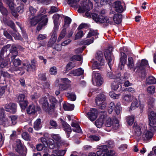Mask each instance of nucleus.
I'll list each match as a JSON object with an SVG mask.
<instances>
[{"label": "nucleus", "instance_id": "1", "mask_svg": "<svg viewBox=\"0 0 156 156\" xmlns=\"http://www.w3.org/2000/svg\"><path fill=\"white\" fill-rule=\"evenodd\" d=\"M85 15L88 17H91L92 16L93 19L97 23H109L111 25L113 24V23L112 21H110L108 17H104L101 15H98L94 13L92 14L91 15L88 11L85 13Z\"/></svg>", "mask_w": 156, "mask_h": 156}, {"label": "nucleus", "instance_id": "2", "mask_svg": "<svg viewBox=\"0 0 156 156\" xmlns=\"http://www.w3.org/2000/svg\"><path fill=\"white\" fill-rule=\"evenodd\" d=\"M39 103L42 105V108L44 110L50 114H51L54 112L55 105L52 103L49 106V104L48 101L47 97H42L39 101Z\"/></svg>", "mask_w": 156, "mask_h": 156}, {"label": "nucleus", "instance_id": "3", "mask_svg": "<svg viewBox=\"0 0 156 156\" xmlns=\"http://www.w3.org/2000/svg\"><path fill=\"white\" fill-rule=\"evenodd\" d=\"M30 23L32 26H34L37 23L42 20V26L45 25L48 22V18L47 17L46 15H44L43 16L40 17L39 16H37L30 17Z\"/></svg>", "mask_w": 156, "mask_h": 156}, {"label": "nucleus", "instance_id": "4", "mask_svg": "<svg viewBox=\"0 0 156 156\" xmlns=\"http://www.w3.org/2000/svg\"><path fill=\"white\" fill-rule=\"evenodd\" d=\"M92 82L93 85L100 86L103 83V79L101 74L96 71H93L92 74Z\"/></svg>", "mask_w": 156, "mask_h": 156}, {"label": "nucleus", "instance_id": "5", "mask_svg": "<svg viewBox=\"0 0 156 156\" xmlns=\"http://www.w3.org/2000/svg\"><path fill=\"white\" fill-rule=\"evenodd\" d=\"M103 54L101 51H98L96 55V59L99 62V63L97 61H95L93 64V66H95L97 69L100 68V66H103L105 62L103 58Z\"/></svg>", "mask_w": 156, "mask_h": 156}, {"label": "nucleus", "instance_id": "6", "mask_svg": "<svg viewBox=\"0 0 156 156\" xmlns=\"http://www.w3.org/2000/svg\"><path fill=\"white\" fill-rule=\"evenodd\" d=\"M16 151L18 152L20 156H25L27 150L25 147H24L21 144L20 140H18L16 142Z\"/></svg>", "mask_w": 156, "mask_h": 156}, {"label": "nucleus", "instance_id": "7", "mask_svg": "<svg viewBox=\"0 0 156 156\" xmlns=\"http://www.w3.org/2000/svg\"><path fill=\"white\" fill-rule=\"evenodd\" d=\"M25 97V95L23 94H20L17 97V101L19 103L21 108L23 109H25L28 104Z\"/></svg>", "mask_w": 156, "mask_h": 156}, {"label": "nucleus", "instance_id": "8", "mask_svg": "<svg viewBox=\"0 0 156 156\" xmlns=\"http://www.w3.org/2000/svg\"><path fill=\"white\" fill-rule=\"evenodd\" d=\"M105 99V95L103 93L98 95L95 100L97 105L98 106L101 105V108L102 109H104L106 107V105L104 104Z\"/></svg>", "mask_w": 156, "mask_h": 156}, {"label": "nucleus", "instance_id": "9", "mask_svg": "<svg viewBox=\"0 0 156 156\" xmlns=\"http://www.w3.org/2000/svg\"><path fill=\"white\" fill-rule=\"evenodd\" d=\"M4 111L3 108L0 109V125L7 126L9 125L10 121H9V119L5 118Z\"/></svg>", "mask_w": 156, "mask_h": 156}, {"label": "nucleus", "instance_id": "10", "mask_svg": "<svg viewBox=\"0 0 156 156\" xmlns=\"http://www.w3.org/2000/svg\"><path fill=\"white\" fill-rule=\"evenodd\" d=\"M59 86V89L62 90H65L69 87L71 81L67 78H61Z\"/></svg>", "mask_w": 156, "mask_h": 156}, {"label": "nucleus", "instance_id": "11", "mask_svg": "<svg viewBox=\"0 0 156 156\" xmlns=\"http://www.w3.org/2000/svg\"><path fill=\"white\" fill-rule=\"evenodd\" d=\"M149 126L153 128L156 127V113L151 112L148 115Z\"/></svg>", "mask_w": 156, "mask_h": 156}, {"label": "nucleus", "instance_id": "12", "mask_svg": "<svg viewBox=\"0 0 156 156\" xmlns=\"http://www.w3.org/2000/svg\"><path fill=\"white\" fill-rule=\"evenodd\" d=\"M17 105L13 103L6 104L5 106V108L7 112L15 113L17 111Z\"/></svg>", "mask_w": 156, "mask_h": 156}, {"label": "nucleus", "instance_id": "13", "mask_svg": "<svg viewBox=\"0 0 156 156\" xmlns=\"http://www.w3.org/2000/svg\"><path fill=\"white\" fill-rule=\"evenodd\" d=\"M104 55L108 65L110 69L113 63V61L112 58V53L110 50L107 49L104 52Z\"/></svg>", "mask_w": 156, "mask_h": 156}, {"label": "nucleus", "instance_id": "14", "mask_svg": "<svg viewBox=\"0 0 156 156\" xmlns=\"http://www.w3.org/2000/svg\"><path fill=\"white\" fill-rule=\"evenodd\" d=\"M98 112L95 108H91L90 112L87 113L89 119L91 121L95 120L97 117Z\"/></svg>", "mask_w": 156, "mask_h": 156}, {"label": "nucleus", "instance_id": "15", "mask_svg": "<svg viewBox=\"0 0 156 156\" xmlns=\"http://www.w3.org/2000/svg\"><path fill=\"white\" fill-rule=\"evenodd\" d=\"M148 64V61L145 59H143L141 62L139 61L136 64V67L133 69V71H135L136 68H138L140 70L144 69L146 66Z\"/></svg>", "mask_w": 156, "mask_h": 156}, {"label": "nucleus", "instance_id": "16", "mask_svg": "<svg viewBox=\"0 0 156 156\" xmlns=\"http://www.w3.org/2000/svg\"><path fill=\"white\" fill-rule=\"evenodd\" d=\"M23 66H24V67H25L27 68L26 69L27 71L29 72L32 69H34L36 68L37 66V61L33 59L31 61L30 65L29 64V62H28L27 64L26 63H23Z\"/></svg>", "mask_w": 156, "mask_h": 156}, {"label": "nucleus", "instance_id": "17", "mask_svg": "<svg viewBox=\"0 0 156 156\" xmlns=\"http://www.w3.org/2000/svg\"><path fill=\"white\" fill-rule=\"evenodd\" d=\"M134 97L131 94H126L122 96V102L124 104H126L131 102L133 99Z\"/></svg>", "mask_w": 156, "mask_h": 156}, {"label": "nucleus", "instance_id": "18", "mask_svg": "<svg viewBox=\"0 0 156 156\" xmlns=\"http://www.w3.org/2000/svg\"><path fill=\"white\" fill-rule=\"evenodd\" d=\"M107 151V146L103 145L100 147L99 150L97 152V156H104L106 154Z\"/></svg>", "mask_w": 156, "mask_h": 156}, {"label": "nucleus", "instance_id": "19", "mask_svg": "<svg viewBox=\"0 0 156 156\" xmlns=\"http://www.w3.org/2000/svg\"><path fill=\"white\" fill-rule=\"evenodd\" d=\"M153 136V133L151 131L145 130L143 133L142 138L144 140H147L151 138Z\"/></svg>", "mask_w": 156, "mask_h": 156}, {"label": "nucleus", "instance_id": "20", "mask_svg": "<svg viewBox=\"0 0 156 156\" xmlns=\"http://www.w3.org/2000/svg\"><path fill=\"white\" fill-rule=\"evenodd\" d=\"M62 125L64 127V130L67 134V137H69L70 134L72 132L71 128L70 125L65 122H62Z\"/></svg>", "mask_w": 156, "mask_h": 156}, {"label": "nucleus", "instance_id": "21", "mask_svg": "<svg viewBox=\"0 0 156 156\" xmlns=\"http://www.w3.org/2000/svg\"><path fill=\"white\" fill-rule=\"evenodd\" d=\"M18 52L16 51V48L15 46L12 45L10 50V53L9 56H10L11 59H13L18 55Z\"/></svg>", "mask_w": 156, "mask_h": 156}, {"label": "nucleus", "instance_id": "22", "mask_svg": "<svg viewBox=\"0 0 156 156\" xmlns=\"http://www.w3.org/2000/svg\"><path fill=\"white\" fill-rule=\"evenodd\" d=\"M115 10L119 12H121L124 10L121 2L119 1H117L115 2Z\"/></svg>", "mask_w": 156, "mask_h": 156}, {"label": "nucleus", "instance_id": "23", "mask_svg": "<svg viewBox=\"0 0 156 156\" xmlns=\"http://www.w3.org/2000/svg\"><path fill=\"white\" fill-rule=\"evenodd\" d=\"M113 19L115 23L117 24H120L122 20V15L120 13L114 14Z\"/></svg>", "mask_w": 156, "mask_h": 156}, {"label": "nucleus", "instance_id": "24", "mask_svg": "<svg viewBox=\"0 0 156 156\" xmlns=\"http://www.w3.org/2000/svg\"><path fill=\"white\" fill-rule=\"evenodd\" d=\"M71 126L73 127V131L80 133L81 132V129L78 123L75 121H73L72 122Z\"/></svg>", "mask_w": 156, "mask_h": 156}, {"label": "nucleus", "instance_id": "25", "mask_svg": "<svg viewBox=\"0 0 156 156\" xmlns=\"http://www.w3.org/2000/svg\"><path fill=\"white\" fill-rule=\"evenodd\" d=\"M133 129L134 131L135 134L137 136H140L141 134V131L140 126L135 122L133 126Z\"/></svg>", "mask_w": 156, "mask_h": 156}, {"label": "nucleus", "instance_id": "26", "mask_svg": "<svg viewBox=\"0 0 156 156\" xmlns=\"http://www.w3.org/2000/svg\"><path fill=\"white\" fill-rule=\"evenodd\" d=\"M84 71L81 68H80L70 72V74H73L74 76H79L83 74Z\"/></svg>", "mask_w": 156, "mask_h": 156}, {"label": "nucleus", "instance_id": "27", "mask_svg": "<svg viewBox=\"0 0 156 156\" xmlns=\"http://www.w3.org/2000/svg\"><path fill=\"white\" fill-rule=\"evenodd\" d=\"M42 125L41 123V120L40 119H37L34 122V128L37 130H38L41 128Z\"/></svg>", "mask_w": 156, "mask_h": 156}, {"label": "nucleus", "instance_id": "28", "mask_svg": "<svg viewBox=\"0 0 156 156\" xmlns=\"http://www.w3.org/2000/svg\"><path fill=\"white\" fill-rule=\"evenodd\" d=\"M63 107L65 110L72 111L74 109V105L73 104L64 103L63 104Z\"/></svg>", "mask_w": 156, "mask_h": 156}, {"label": "nucleus", "instance_id": "29", "mask_svg": "<svg viewBox=\"0 0 156 156\" xmlns=\"http://www.w3.org/2000/svg\"><path fill=\"white\" fill-rule=\"evenodd\" d=\"M134 64V61L133 58L130 56L128 58V63L127 64L128 68L129 69H131L133 68Z\"/></svg>", "mask_w": 156, "mask_h": 156}, {"label": "nucleus", "instance_id": "30", "mask_svg": "<svg viewBox=\"0 0 156 156\" xmlns=\"http://www.w3.org/2000/svg\"><path fill=\"white\" fill-rule=\"evenodd\" d=\"M2 62L0 64V67L2 68L6 67L8 64V62L9 61V58L8 57L4 58L1 60Z\"/></svg>", "mask_w": 156, "mask_h": 156}, {"label": "nucleus", "instance_id": "31", "mask_svg": "<svg viewBox=\"0 0 156 156\" xmlns=\"http://www.w3.org/2000/svg\"><path fill=\"white\" fill-rule=\"evenodd\" d=\"M3 1L11 10H13L15 8L13 0H3Z\"/></svg>", "mask_w": 156, "mask_h": 156}, {"label": "nucleus", "instance_id": "32", "mask_svg": "<svg viewBox=\"0 0 156 156\" xmlns=\"http://www.w3.org/2000/svg\"><path fill=\"white\" fill-rule=\"evenodd\" d=\"M27 112L28 114H33L35 112L36 110L34 105L33 104L30 105L27 109Z\"/></svg>", "mask_w": 156, "mask_h": 156}, {"label": "nucleus", "instance_id": "33", "mask_svg": "<svg viewBox=\"0 0 156 156\" xmlns=\"http://www.w3.org/2000/svg\"><path fill=\"white\" fill-rule=\"evenodd\" d=\"M146 83L148 84H154L156 83V79L153 76H150L146 79Z\"/></svg>", "mask_w": 156, "mask_h": 156}, {"label": "nucleus", "instance_id": "34", "mask_svg": "<svg viewBox=\"0 0 156 156\" xmlns=\"http://www.w3.org/2000/svg\"><path fill=\"white\" fill-rule=\"evenodd\" d=\"M66 33V29L65 28H63L62 30L61 31L59 36L58 39V42H60L61 40L65 37Z\"/></svg>", "mask_w": 156, "mask_h": 156}, {"label": "nucleus", "instance_id": "35", "mask_svg": "<svg viewBox=\"0 0 156 156\" xmlns=\"http://www.w3.org/2000/svg\"><path fill=\"white\" fill-rule=\"evenodd\" d=\"M113 122L114 120H112L110 117H107L105 122V125L107 127H110Z\"/></svg>", "mask_w": 156, "mask_h": 156}, {"label": "nucleus", "instance_id": "36", "mask_svg": "<svg viewBox=\"0 0 156 156\" xmlns=\"http://www.w3.org/2000/svg\"><path fill=\"white\" fill-rule=\"evenodd\" d=\"M121 104L119 102L117 103L115 107L114 110L117 115L119 114L122 110V108L120 107Z\"/></svg>", "mask_w": 156, "mask_h": 156}, {"label": "nucleus", "instance_id": "37", "mask_svg": "<svg viewBox=\"0 0 156 156\" xmlns=\"http://www.w3.org/2000/svg\"><path fill=\"white\" fill-rule=\"evenodd\" d=\"M112 128L116 130L119 127V121L116 118H115L114 119V122L112 124Z\"/></svg>", "mask_w": 156, "mask_h": 156}, {"label": "nucleus", "instance_id": "38", "mask_svg": "<svg viewBox=\"0 0 156 156\" xmlns=\"http://www.w3.org/2000/svg\"><path fill=\"white\" fill-rule=\"evenodd\" d=\"M134 116L133 115L128 116L126 118V121L127 123L129 125H132L134 121Z\"/></svg>", "mask_w": 156, "mask_h": 156}, {"label": "nucleus", "instance_id": "39", "mask_svg": "<svg viewBox=\"0 0 156 156\" xmlns=\"http://www.w3.org/2000/svg\"><path fill=\"white\" fill-rule=\"evenodd\" d=\"M66 96L69 99L72 101L75 100L76 98L75 95L73 93H67L66 94Z\"/></svg>", "mask_w": 156, "mask_h": 156}, {"label": "nucleus", "instance_id": "40", "mask_svg": "<svg viewBox=\"0 0 156 156\" xmlns=\"http://www.w3.org/2000/svg\"><path fill=\"white\" fill-rule=\"evenodd\" d=\"M52 152L58 156H63L66 153V151L64 150H57L54 151Z\"/></svg>", "mask_w": 156, "mask_h": 156}, {"label": "nucleus", "instance_id": "41", "mask_svg": "<svg viewBox=\"0 0 156 156\" xmlns=\"http://www.w3.org/2000/svg\"><path fill=\"white\" fill-rule=\"evenodd\" d=\"M122 57L120 58V62L121 64L125 65L126 61L127 56L124 53H121Z\"/></svg>", "mask_w": 156, "mask_h": 156}, {"label": "nucleus", "instance_id": "42", "mask_svg": "<svg viewBox=\"0 0 156 156\" xmlns=\"http://www.w3.org/2000/svg\"><path fill=\"white\" fill-rule=\"evenodd\" d=\"M56 39V38L51 37L48 42V46L49 47H53L54 46V44L55 42Z\"/></svg>", "mask_w": 156, "mask_h": 156}, {"label": "nucleus", "instance_id": "43", "mask_svg": "<svg viewBox=\"0 0 156 156\" xmlns=\"http://www.w3.org/2000/svg\"><path fill=\"white\" fill-rule=\"evenodd\" d=\"M121 74L120 73L118 74L117 76L113 75V73L111 72L107 73V76L111 79H118L120 78Z\"/></svg>", "mask_w": 156, "mask_h": 156}, {"label": "nucleus", "instance_id": "44", "mask_svg": "<svg viewBox=\"0 0 156 156\" xmlns=\"http://www.w3.org/2000/svg\"><path fill=\"white\" fill-rule=\"evenodd\" d=\"M47 147H49L50 149H53L54 147V141L52 139H49L47 141Z\"/></svg>", "mask_w": 156, "mask_h": 156}, {"label": "nucleus", "instance_id": "45", "mask_svg": "<svg viewBox=\"0 0 156 156\" xmlns=\"http://www.w3.org/2000/svg\"><path fill=\"white\" fill-rule=\"evenodd\" d=\"M9 121H11L13 125H15L16 123V120L17 117L16 115H12L9 117Z\"/></svg>", "mask_w": 156, "mask_h": 156}, {"label": "nucleus", "instance_id": "46", "mask_svg": "<svg viewBox=\"0 0 156 156\" xmlns=\"http://www.w3.org/2000/svg\"><path fill=\"white\" fill-rule=\"evenodd\" d=\"M139 105V103H138L137 100H136L133 101L131 104V109L134 110L136 108L138 107Z\"/></svg>", "mask_w": 156, "mask_h": 156}, {"label": "nucleus", "instance_id": "47", "mask_svg": "<svg viewBox=\"0 0 156 156\" xmlns=\"http://www.w3.org/2000/svg\"><path fill=\"white\" fill-rule=\"evenodd\" d=\"M71 19L69 17L66 16L64 19V27H68L71 22Z\"/></svg>", "mask_w": 156, "mask_h": 156}, {"label": "nucleus", "instance_id": "48", "mask_svg": "<svg viewBox=\"0 0 156 156\" xmlns=\"http://www.w3.org/2000/svg\"><path fill=\"white\" fill-rule=\"evenodd\" d=\"M103 123V119L101 118H99L95 122V125L98 128L101 127Z\"/></svg>", "mask_w": 156, "mask_h": 156}, {"label": "nucleus", "instance_id": "49", "mask_svg": "<svg viewBox=\"0 0 156 156\" xmlns=\"http://www.w3.org/2000/svg\"><path fill=\"white\" fill-rule=\"evenodd\" d=\"M147 91L149 94H154L155 91V87L153 85L149 86L147 88Z\"/></svg>", "mask_w": 156, "mask_h": 156}, {"label": "nucleus", "instance_id": "50", "mask_svg": "<svg viewBox=\"0 0 156 156\" xmlns=\"http://www.w3.org/2000/svg\"><path fill=\"white\" fill-rule=\"evenodd\" d=\"M115 104L113 102H111L108 106V112L110 114L112 113L113 111L114 108H115Z\"/></svg>", "mask_w": 156, "mask_h": 156}, {"label": "nucleus", "instance_id": "51", "mask_svg": "<svg viewBox=\"0 0 156 156\" xmlns=\"http://www.w3.org/2000/svg\"><path fill=\"white\" fill-rule=\"evenodd\" d=\"M98 33L96 31H90L88 34L87 37H90L92 36H95V38H96L98 37L97 36Z\"/></svg>", "mask_w": 156, "mask_h": 156}, {"label": "nucleus", "instance_id": "52", "mask_svg": "<svg viewBox=\"0 0 156 156\" xmlns=\"http://www.w3.org/2000/svg\"><path fill=\"white\" fill-rule=\"evenodd\" d=\"M100 136H98L95 135H90L89 136V138L90 140L96 141H99L100 140Z\"/></svg>", "mask_w": 156, "mask_h": 156}, {"label": "nucleus", "instance_id": "53", "mask_svg": "<svg viewBox=\"0 0 156 156\" xmlns=\"http://www.w3.org/2000/svg\"><path fill=\"white\" fill-rule=\"evenodd\" d=\"M94 38L92 37L90 39H88L86 40L83 41L82 43L85 45H89L93 42Z\"/></svg>", "mask_w": 156, "mask_h": 156}, {"label": "nucleus", "instance_id": "54", "mask_svg": "<svg viewBox=\"0 0 156 156\" xmlns=\"http://www.w3.org/2000/svg\"><path fill=\"white\" fill-rule=\"evenodd\" d=\"M81 59V56L78 55H74L70 58L71 60H77L78 61H80Z\"/></svg>", "mask_w": 156, "mask_h": 156}, {"label": "nucleus", "instance_id": "55", "mask_svg": "<svg viewBox=\"0 0 156 156\" xmlns=\"http://www.w3.org/2000/svg\"><path fill=\"white\" fill-rule=\"evenodd\" d=\"M49 72L51 75H55L56 74L57 70L56 67L53 66L51 67L50 69Z\"/></svg>", "mask_w": 156, "mask_h": 156}, {"label": "nucleus", "instance_id": "56", "mask_svg": "<svg viewBox=\"0 0 156 156\" xmlns=\"http://www.w3.org/2000/svg\"><path fill=\"white\" fill-rule=\"evenodd\" d=\"M22 136L23 138L25 140H30L28 134L26 132L23 133L22 134Z\"/></svg>", "mask_w": 156, "mask_h": 156}, {"label": "nucleus", "instance_id": "57", "mask_svg": "<svg viewBox=\"0 0 156 156\" xmlns=\"http://www.w3.org/2000/svg\"><path fill=\"white\" fill-rule=\"evenodd\" d=\"M110 97L114 99H117L119 98L120 94H116L113 92H111L109 93Z\"/></svg>", "mask_w": 156, "mask_h": 156}, {"label": "nucleus", "instance_id": "58", "mask_svg": "<svg viewBox=\"0 0 156 156\" xmlns=\"http://www.w3.org/2000/svg\"><path fill=\"white\" fill-rule=\"evenodd\" d=\"M11 46L10 44H7L4 46L1 50L0 53L2 55H3L4 52L7 51V49L9 48Z\"/></svg>", "mask_w": 156, "mask_h": 156}, {"label": "nucleus", "instance_id": "59", "mask_svg": "<svg viewBox=\"0 0 156 156\" xmlns=\"http://www.w3.org/2000/svg\"><path fill=\"white\" fill-rule=\"evenodd\" d=\"M83 32L81 30L79 31L77 33L75 36V40H77L81 38L83 36Z\"/></svg>", "mask_w": 156, "mask_h": 156}, {"label": "nucleus", "instance_id": "60", "mask_svg": "<svg viewBox=\"0 0 156 156\" xmlns=\"http://www.w3.org/2000/svg\"><path fill=\"white\" fill-rule=\"evenodd\" d=\"M75 66L74 64L72 62H70L67 64L66 67V70L67 71L69 70Z\"/></svg>", "mask_w": 156, "mask_h": 156}, {"label": "nucleus", "instance_id": "61", "mask_svg": "<svg viewBox=\"0 0 156 156\" xmlns=\"http://www.w3.org/2000/svg\"><path fill=\"white\" fill-rule=\"evenodd\" d=\"M89 6V5H86L83 8V10L82 11V12H84L85 11H90L91 9L92 8L93 5L91 4H90Z\"/></svg>", "mask_w": 156, "mask_h": 156}, {"label": "nucleus", "instance_id": "62", "mask_svg": "<svg viewBox=\"0 0 156 156\" xmlns=\"http://www.w3.org/2000/svg\"><path fill=\"white\" fill-rule=\"evenodd\" d=\"M106 145L107 146V148H112L114 146V143L113 141L112 140H108L106 142Z\"/></svg>", "mask_w": 156, "mask_h": 156}, {"label": "nucleus", "instance_id": "63", "mask_svg": "<svg viewBox=\"0 0 156 156\" xmlns=\"http://www.w3.org/2000/svg\"><path fill=\"white\" fill-rule=\"evenodd\" d=\"M47 35L43 34H39L38 35L37 39L38 41L42 40L47 38Z\"/></svg>", "mask_w": 156, "mask_h": 156}, {"label": "nucleus", "instance_id": "64", "mask_svg": "<svg viewBox=\"0 0 156 156\" xmlns=\"http://www.w3.org/2000/svg\"><path fill=\"white\" fill-rule=\"evenodd\" d=\"M13 64L15 66L17 67L21 64V61L19 59H15L13 62Z\"/></svg>", "mask_w": 156, "mask_h": 156}]
</instances>
